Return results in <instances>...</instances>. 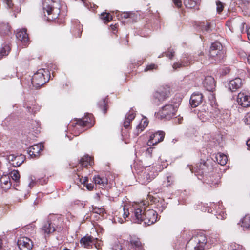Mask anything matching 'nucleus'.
Returning <instances> with one entry per match:
<instances>
[{
	"mask_svg": "<svg viewBox=\"0 0 250 250\" xmlns=\"http://www.w3.org/2000/svg\"><path fill=\"white\" fill-rule=\"evenodd\" d=\"M201 209L203 211H204V212L207 211L208 212H210V210H211V209L210 208H209V207H208L207 206H206L205 205H203V207H201Z\"/></svg>",
	"mask_w": 250,
	"mask_h": 250,
	"instance_id": "obj_55",
	"label": "nucleus"
},
{
	"mask_svg": "<svg viewBox=\"0 0 250 250\" xmlns=\"http://www.w3.org/2000/svg\"><path fill=\"white\" fill-rule=\"evenodd\" d=\"M49 72L47 70L42 69L35 73L31 79V83L36 88L40 87L49 81Z\"/></svg>",
	"mask_w": 250,
	"mask_h": 250,
	"instance_id": "obj_8",
	"label": "nucleus"
},
{
	"mask_svg": "<svg viewBox=\"0 0 250 250\" xmlns=\"http://www.w3.org/2000/svg\"><path fill=\"white\" fill-rule=\"evenodd\" d=\"M17 245L21 250H30L33 246L31 240L27 237L20 238Z\"/></svg>",
	"mask_w": 250,
	"mask_h": 250,
	"instance_id": "obj_14",
	"label": "nucleus"
},
{
	"mask_svg": "<svg viewBox=\"0 0 250 250\" xmlns=\"http://www.w3.org/2000/svg\"><path fill=\"white\" fill-rule=\"evenodd\" d=\"M131 221L135 223L144 222L145 225L150 226L154 224L158 220V213L153 209L143 210L137 208L134 209L131 216Z\"/></svg>",
	"mask_w": 250,
	"mask_h": 250,
	"instance_id": "obj_1",
	"label": "nucleus"
},
{
	"mask_svg": "<svg viewBox=\"0 0 250 250\" xmlns=\"http://www.w3.org/2000/svg\"><path fill=\"white\" fill-rule=\"evenodd\" d=\"M11 27L8 23L0 22V34L1 35H8L11 32Z\"/></svg>",
	"mask_w": 250,
	"mask_h": 250,
	"instance_id": "obj_26",
	"label": "nucleus"
},
{
	"mask_svg": "<svg viewBox=\"0 0 250 250\" xmlns=\"http://www.w3.org/2000/svg\"><path fill=\"white\" fill-rule=\"evenodd\" d=\"M0 182L3 188H8L10 187L11 183L9 176L2 175L0 179Z\"/></svg>",
	"mask_w": 250,
	"mask_h": 250,
	"instance_id": "obj_29",
	"label": "nucleus"
},
{
	"mask_svg": "<svg viewBox=\"0 0 250 250\" xmlns=\"http://www.w3.org/2000/svg\"><path fill=\"white\" fill-rule=\"evenodd\" d=\"M82 247L89 248L94 244V238L91 236H85L82 237L80 241Z\"/></svg>",
	"mask_w": 250,
	"mask_h": 250,
	"instance_id": "obj_22",
	"label": "nucleus"
},
{
	"mask_svg": "<svg viewBox=\"0 0 250 250\" xmlns=\"http://www.w3.org/2000/svg\"><path fill=\"white\" fill-rule=\"evenodd\" d=\"M209 60L210 63L216 64L221 62L224 58V54L222 49L214 50H209Z\"/></svg>",
	"mask_w": 250,
	"mask_h": 250,
	"instance_id": "obj_10",
	"label": "nucleus"
},
{
	"mask_svg": "<svg viewBox=\"0 0 250 250\" xmlns=\"http://www.w3.org/2000/svg\"><path fill=\"white\" fill-rule=\"evenodd\" d=\"M132 121L130 120L125 118V121L123 123L124 127L126 129H128L130 126V123Z\"/></svg>",
	"mask_w": 250,
	"mask_h": 250,
	"instance_id": "obj_49",
	"label": "nucleus"
},
{
	"mask_svg": "<svg viewBox=\"0 0 250 250\" xmlns=\"http://www.w3.org/2000/svg\"><path fill=\"white\" fill-rule=\"evenodd\" d=\"M97 105L99 108L101 109L104 114H106L107 110V101L106 98L100 100L97 103Z\"/></svg>",
	"mask_w": 250,
	"mask_h": 250,
	"instance_id": "obj_30",
	"label": "nucleus"
},
{
	"mask_svg": "<svg viewBox=\"0 0 250 250\" xmlns=\"http://www.w3.org/2000/svg\"><path fill=\"white\" fill-rule=\"evenodd\" d=\"M180 104V101L172 100L168 104L163 106L157 113L158 118L160 119L169 120L176 115L177 108Z\"/></svg>",
	"mask_w": 250,
	"mask_h": 250,
	"instance_id": "obj_6",
	"label": "nucleus"
},
{
	"mask_svg": "<svg viewBox=\"0 0 250 250\" xmlns=\"http://www.w3.org/2000/svg\"><path fill=\"white\" fill-rule=\"evenodd\" d=\"M191 63V62L188 60V58H184L182 61L174 63L172 65V67L174 69L176 70L177 68L188 66Z\"/></svg>",
	"mask_w": 250,
	"mask_h": 250,
	"instance_id": "obj_27",
	"label": "nucleus"
},
{
	"mask_svg": "<svg viewBox=\"0 0 250 250\" xmlns=\"http://www.w3.org/2000/svg\"><path fill=\"white\" fill-rule=\"evenodd\" d=\"M16 36L17 39L24 45H26L29 42L28 35L25 28L18 30L16 34Z\"/></svg>",
	"mask_w": 250,
	"mask_h": 250,
	"instance_id": "obj_17",
	"label": "nucleus"
},
{
	"mask_svg": "<svg viewBox=\"0 0 250 250\" xmlns=\"http://www.w3.org/2000/svg\"><path fill=\"white\" fill-rule=\"evenodd\" d=\"M231 247L232 248L231 250H245V248L242 246L235 243L232 244Z\"/></svg>",
	"mask_w": 250,
	"mask_h": 250,
	"instance_id": "obj_47",
	"label": "nucleus"
},
{
	"mask_svg": "<svg viewBox=\"0 0 250 250\" xmlns=\"http://www.w3.org/2000/svg\"><path fill=\"white\" fill-rule=\"evenodd\" d=\"M156 175V172H155L154 169L150 168L146 169L141 176V182L143 184H147L153 179Z\"/></svg>",
	"mask_w": 250,
	"mask_h": 250,
	"instance_id": "obj_13",
	"label": "nucleus"
},
{
	"mask_svg": "<svg viewBox=\"0 0 250 250\" xmlns=\"http://www.w3.org/2000/svg\"><path fill=\"white\" fill-rule=\"evenodd\" d=\"M25 160V157L24 155L20 154L19 155H17L16 161L11 163V165L15 167H18L21 166Z\"/></svg>",
	"mask_w": 250,
	"mask_h": 250,
	"instance_id": "obj_34",
	"label": "nucleus"
},
{
	"mask_svg": "<svg viewBox=\"0 0 250 250\" xmlns=\"http://www.w3.org/2000/svg\"><path fill=\"white\" fill-rule=\"evenodd\" d=\"M247 34L248 39L250 41V27L247 29Z\"/></svg>",
	"mask_w": 250,
	"mask_h": 250,
	"instance_id": "obj_64",
	"label": "nucleus"
},
{
	"mask_svg": "<svg viewBox=\"0 0 250 250\" xmlns=\"http://www.w3.org/2000/svg\"><path fill=\"white\" fill-rule=\"evenodd\" d=\"M238 224H241L244 230L250 229V215H246Z\"/></svg>",
	"mask_w": 250,
	"mask_h": 250,
	"instance_id": "obj_24",
	"label": "nucleus"
},
{
	"mask_svg": "<svg viewBox=\"0 0 250 250\" xmlns=\"http://www.w3.org/2000/svg\"><path fill=\"white\" fill-rule=\"evenodd\" d=\"M129 246L132 250H145L140 239L135 236H130Z\"/></svg>",
	"mask_w": 250,
	"mask_h": 250,
	"instance_id": "obj_15",
	"label": "nucleus"
},
{
	"mask_svg": "<svg viewBox=\"0 0 250 250\" xmlns=\"http://www.w3.org/2000/svg\"><path fill=\"white\" fill-rule=\"evenodd\" d=\"M211 106L212 107V111H210V113H212L214 117L215 116H217L218 114L220 112V111L217 107V104L215 102V101H214V104H211Z\"/></svg>",
	"mask_w": 250,
	"mask_h": 250,
	"instance_id": "obj_39",
	"label": "nucleus"
},
{
	"mask_svg": "<svg viewBox=\"0 0 250 250\" xmlns=\"http://www.w3.org/2000/svg\"><path fill=\"white\" fill-rule=\"evenodd\" d=\"M216 214L217 218L218 219L223 220L226 218V213L224 211H221L220 212H216Z\"/></svg>",
	"mask_w": 250,
	"mask_h": 250,
	"instance_id": "obj_44",
	"label": "nucleus"
},
{
	"mask_svg": "<svg viewBox=\"0 0 250 250\" xmlns=\"http://www.w3.org/2000/svg\"><path fill=\"white\" fill-rule=\"evenodd\" d=\"M216 160L218 163L222 166L225 165L227 162V157L222 154H219L216 156Z\"/></svg>",
	"mask_w": 250,
	"mask_h": 250,
	"instance_id": "obj_37",
	"label": "nucleus"
},
{
	"mask_svg": "<svg viewBox=\"0 0 250 250\" xmlns=\"http://www.w3.org/2000/svg\"><path fill=\"white\" fill-rule=\"evenodd\" d=\"M157 206V208H159V210L161 212H162L163 210L165 209L166 208V206L165 205V204L164 203H163L161 206L159 207V205H158Z\"/></svg>",
	"mask_w": 250,
	"mask_h": 250,
	"instance_id": "obj_59",
	"label": "nucleus"
},
{
	"mask_svg": "<svg viewBox=\"0 0 250 250\" xmlns=\"http://www.w3.org/2000/svg\"><path fill=\"white\" fill-rule=\"evenodd\" d=\"M148 122L146 120H142L140 123L136 127V132L135 133L136 136H138L140 132H141L145 127L148 125Z\"/></svg>",
	"mask_w": 250,
	"mask_h": 250,
	"instance_id": "obj_32",
	"label": "nucleus"
},
{
	"mask_svg": "<svg viewBox=\"0 0 250 250\" xmlns=\"http://www.w3.org/2000/svg\"><path fill=\"white\" fill-rule=\"evenodd\" d=\"M101 19L105 23L111 21L113 19L112 16L109 13L103 12L100 16Z\"/></svg>",
	"mask_w": 250,
	"mask_h": 250,
	"instance_id": "obj_36",
	"label": "nucleus"
},
{
	"mask_svg": "<svg viewBox=\"0 0 250 250\" xmlns=\"http://www.w3.org/2000/svg\"><path fill=\"white\" fill-rule=\"evenodd\" d=\"M213 242L203 233H200L187 243L186 250H204L206 248H209Z\"/></svg>",
	"mask_w": 250,
	"mask_h": 250,
	"instance_id": "obj_2",
	"label": "nucleus"
},
{
	"mask_svg": "<svg viewBox=\"0 0 250 250\" xmlns=\"http://www.w3.org/2000/svg\"><path fill=\"white\" fill-rule=\"evenodd\" d=\"M165 137V132L162 131H158L150 136V139L147 142L148 146H153L163 141Z\"/></svg>",
	"mask_w": 250,
	"mask_h": 250,
	"instance_id": "obj_12",
	"label": "nucleus"
},
{
	"mask_svg": "<svg viewBox=\"0 0 250 250\" xmlns=\"http://www.w3.org/2000/svg\"><path fill=\"white\" fill-rule=\"evenodd\" d=\"M60 221V219L54 215H50L46 220L43 221L41 230L45 238L49 237L55 231L60 232L62 230Z\"/></svg>",
	"mask_w": 250,
	"mask_h": 250,
	"instance_id": "obj_3",
	"label": "nucleus"
},
{
	"mask_svg": "<svg viewBox=\"0 0 250 250\" xmlns=\"http://www.w3.org/2000/svg\"><path fill=\"white\" fill-rule=\"evenodd\" d=\"M244 120L246 124L250 125V112L246 114Z\"/></svg>",
	"mask_w": 250,
	"mask_h": 250,
	"instance_id": "obj_50",
	"label": "nucleus"
},
{
	"mask_svg": "<svg viewBox=\"0 0 250 250\" xmlns=\"http://www.w3.org/2000/svg\"><path fill=\"white\" fill-rule=\"evenodd\" d=\"M216 5L217 12L219 13H221L223 11L224 8L223 3L219 1H217L216 2Z\"/></svg>",
	"mask_w": 250,
	"mask_h": 250,
	"instance_id": "obj_48",
	"label": "nucleus"
},
{
	"mask_svg": "<svg viewBox=\"0 0 250 250\" xmlns=\"http://www.w3.org/2000/svg\"><path fill=\"white\" fill-rule=\"evenodd\" d=\"M237 102L243 107L250 106V93L247 91H241L237 95Z\"/></svg>",
	"mask_w": 250,
	"mask_h": 250,
	"instance_id": "obj_11",
	"label": "nucleus"
},
{
	"mask_svg": "<svg viewBox=\"0 0 250 250\" xmlns=\"http://www.w3.org/2000/svg\"><path fill=\"white\" fill-rule=\"evenodd\" d=\"M242 86V80L239 78H236L229 81L228 84V89L232 92L236 91L241 88Z\"/></svg>",
	"mask_w": 250,
	"mask_h": 250,
	"instance_id": "obj_21",
	"label": "nucleus"
},
{
	"mask_svg": "<svg viewBox=\"0 0 250 250\" xmlns=\"http://www.w3.org/2000/svg\"><path fill=\"white\" fill-rule=\"evenodd\" d=\"M123 210H124V217L125 219L126 217H128L129 215V211L128 210V209L127 210H125V208H123Z\"/></svg>",
	"mask_w": 250,
	"mask_h": 250,
	"instance_id": "obj_62",
	"label": "nucleus"
},
{
	"mask_svg": "<svg viewBox=\"0 0 250 250\" xmlns=\"http://www.w3.org/2000/svg\"><path fill=\"white\" fill-rule=\"evenodd\" d=\"M16 157H17V156H15L14 154H11L8 156L7 159L9 161L11 162V163L14 162L16 161Z\"/></svg>",
	"mask_w": 250,
	"mask_h": 250,
	"instance_id": "obj_52",
	"label": "nucleus"
},
{
	"mask_svg": "<svg viewBox=\"0 0 250 250\" xmlns=\"http://www.w3.org/2000/svg\"><path fill=\"white\" fill-rule=\"evenodd\" d=\"M197 27L199 28V30L202 32H209L211 31L210 23L208 21L199 22Z\"/></svg>",
	"mask_w": 250,
	"mask_h": 250,
	"instance_id": "obj_28",
	"label": "nucleus"
},
{
	"mask_svg": "<svg viewBox=\"0 0 250 250\" xmlns=\"http://www.w3.org/2000/svg\"><path fill=\"white\" fill-rule=\"evenodd\" d=\"M158 66L154 63H151L147 65L144 69V71L147 72L148 71H152L154 69H157Z\"/></svg>",
	"mask_w": 250,
	"mask_h": 250,
	"instance_id": "obj_43",
	"label": "nucleus"
},
{
	"mask_svg": "<svg viewBox=\"0 0 250 250\" xmlns=\"http://www.w3.org/2000/svg\"><path fill=\"white\" fill-rule=\"evenodd\" d=\"M10 176L12 179L15 182L18 183L19 182L20 175L18 170H13L10 173Z\"/></svg>",
	"mask_w": 250,
	"mask_h": 250,
	"instance_id": "obj_38",
	"label": "nucleus"
},
{
	"mask_svg": "<svg viewBox=\"0 0 250 250\" xmlns=\"http://www.w3.org/2000/svg\"><path fill=\"white\" fill-rule=\"evenodd\" d=\"M112 250H122V247L120 245L115 244L112 247Z\"/></svg>",
	"mask_w": 250,
	"mask_h": 250,
	"instance_id": "obj_57",
	"label": "nucleus"
},
{
	"mask_svg": "<svg viewBox=\"0 0 250 250\" xmlns=\"http://www.w3.org/2000/svg\"><path fill=\"white\" fill-rule=\"evenodd\" d=\"M92 211L94 213L101 214H104V213L105 211V210L104 208H99L92 206Z\"/></svg>",
	"mask_w": 250,
	"mask_h": 250,
	"instance_id": "obj_42",
	"label": "nucleus"
},
{
	"mask_svg": "<svg viewBox=\"0 0 250 250\" xmlns=\"http://www.w3.org/2000/svg\"><path fill=\"white\" fill-rule=\"evenodd\" d=\"M3 1L6 3L9 8H11L12 7L13 4L11 0H3Z\"/></svg>",
	"mask_w": 250,
	"mask_h": 250,
	"instance_id": "obj_56",
	"label": "nucleus"
},
{
	"mask_svg": "<svg viewBox=\"0 0 250 250\" xmlns=\"http://www.w3.org/2000/svg\"><path fill=\"white\" fill-rule=\"evenodd\" d=\"M75 122H71L69 126L73 127V131L76 136L78 135L83 131L85 127H91L94 125L93 116L92 114H86L84 117L76 119Z\"/></svg>",
	"mask_w": 250,
	"mask_h": 250,
	"instance_id": "obj_5",
	"label": "nucleus"
},
{
	"mask_svg": "<svg viewBox=\"0 0 250 250\" xmlns=\"http://www.w3.org/2000/svg\"><path fill=\"white\" fill-rule=\"evenodd\" d=\"M222 49L223 46L221 43L218 42H215L212 43L210 47V49H212L214 50H219V51H220V49Z\"/></svg>",
	"mask_w": 250,
	"mask_h": 250,
	"instance_id": "obj_40",
	"label": "nucleus"
},
{
	"mask_svg": "<svg viewBox=\"0 0 250 250\" xmlns=\"http://www.w3.org/2000/svg\"><path fill=\"white\" fill-rule=\"evenodd\" d=\"M47 179H48L47 178H41V179H38L37 182H39L41 185H44V184H45L47 183V181H48Z\"/></svg>",
	"mask_w": 250,
	"mask_h": 250,
	"instance_id": "obj_53",
	"label": "nucleus"
},
{
	"mask_svg": "<svg viewBox=\"0 0 250 250\" xmlns=\"http://www.w3.org/2000/svg\"><path fill=\"white\" fill-rule=\"evenodd\" d=\"M199 0H184V4L187 8H194L197 5L199 4Z\"/></svg>",
	"mask_w": 250,
	"mask_h": 250,
	"instance_id": "obj_35",
	"label": "nucleus"
},
{
	"mask_svg": "<svg viewBox=\"0 0 250 250\" xmlns=\"http://www.w3.org/2000/svg\"><path fill=\"white\" fill-rule=\"evenodd\" d=\"M11 48L8 44H4L0 49V59L8 55Z\"/></svg>",
	"mask_w": 250,
	"mask_h": 250,
	"instance_id": "obj_33",
	"label": "nucleus"
},
{
	"mask_svg": "<svg viewBox=\"0 0 250 250\" xmlns=\"http://www.w3.org/2000/svg\"><path fill=\"white\" fill-rule=\"evenodd\" d=\"M175 52L173 49L169 48L166 52L163 53L162 56H166L168 57L170 59H172L174 56Z\"/></svg>",
	"mask_w": 250,
	"mask_h": 250,
	"instance_id": "obj_41",
	"label": "nucleus"
},
{
	"mask_svg": "<svg viewBox=\"0 0 250 250\" xmlns=\"http://www.w3.org/2000/svg\"><path fill=\"white\" fill-rule=\"evenodd\" d=\"M134 13L132 12H124L121 14V17L125 19L132 18Z\"/></svg>",
	"mask_w": 250,
	"mask_h": 250,
	"instance_id": "obj_45",
	"label": "nucleus"
},
{
	"mask_svg": "<svg viewBox=\"0 0 250 250\" xmlns=\"http://www.w3.org/2000/svg\"><path fill=\"white\" fill-rule=\"evenodd\" d=\"M86 188L89 190H92L94 188V185L92 184H87L86 185Z\"/></svg>",
	"mask_w": 250,
	"mask_h": 250,
	"instance_id": "obj_60",
	"label": "nucleus"
},
{
	"mask_svg": "<svg viewBox=\"0 0 250 250\" xmlns=\"http://www.w3.org/2000/svg\"><path fill=\"white\" fill-rule=\"evenodd\" d=\"M93 180L96 185H98L101 188H104L108 184V180L105 178H102L99 175L95 176Z\"/></svg>",
	"mask_w": 250,
	"mask_h": 250,
	"instance_id": "obj_25",
	"label": "nucleus"
},
{
	"mask_svg": "<svg viewBox=\"0 0 250 250\" xmlns=\"http://www.w3.org/2000/svg\"><path fill=\"white\" fill-rule=\"evenodd\" d=\"M33 178L34 177H33L32 176H30L29 177V179L30 180V182L29 184V187L30 188H32V187H33L35 186V184H36V181H35V179Z\"/></svg>",
	"mask_w": 250,
	"mask_h": 250,
	"instance_id": "obj_51",
	"label": "nucleus"
},
{
	"mask_svg": "<svg viewBox=\"0 0 250 250\" xmlns=\"http://www.w3.org/2000/svg\"><path fill=\"white\" fill-rule=\"evenodd\" d=\"M231 21L230 20H228L226 21V25L229 27L230 30H231L232 29V27L231 25Z\"/></svg>",
	"mask_w": 250,
	"mask_h": 250,
	"instance_id": "obj_58",
	"label": "nucleus"
},
{
	"mask_svg": "<svg viewBox=\"0 0 250 250\" xmlns=\"http://www.w3.org/2000/svg\"><path fill=\"white\" fill-rule=\"evenodd\" d=\"M217 174L211 175L207 176V175L203 176V183L209 185L211 188H216L219 183V179L218 178Z\"/></svg>",
	"mask_w": 250,
	"mask_h": 250,
	"instance_id": "obj_16",
	"label": "nucleus"
},
{
	"mask_svg": "<svg viewBox=\"0 0 250 250\" xmlns=\"http://www.w3.org/2000/svg\"><path fill=\"white\" fill-rule=\"evenodd\" d=\"M83 32V25L80 22L75 21L72 28V33L75 38L80 37Z\"/></svg>",
	"mask_w": 250,
	"mask_h": 250,
	"instance_id": "obj_23",
	"label": "nucleus"
},
{
	"mask_svg": "<svg viewBox=\"0 0 250 250\" xmlns=\"http://www.w3.org/2000/svg\"><path fill=\"white\" fill-rule=\"evenodd\" d=\"M172 182H173L172 177L171 176H168L167 177V185L170 186L172 183Z\"/></svg>",
	"mask_w": 250,
	"mask_h": 250,
	"instance_id": "obj_61",
	"label": "nucleus"
},
{
	"mask_svg": "<svg viewBox=\"0 0 250 250\" xmlns=\"http://www.w3.org/2000/svg\"><path fill=\"white\" fill-rule=\"evenodd\" d=\"M212 169V167L204 160H201V162L198 163L195 167H192L191 171L194 173L199 179H201L200 177H203L207 175Z\"/></svg>",
	"mask_w": 250,
	"mask_h": 250,
	"instance_id": "obj_9",
	"label": "nucleus"
},
{
	"mask_svg": "<svg viewBox=\"0 0 250 250\" xmlns=\"http://www.w3.org/2000/svg\"><path fill=\"white\" fill-rule=\"evenodd\" d=\"M170 93V87L167 85L159 87L152 94L151 100L153 103L159 105L169 97Z\"/></svg>",
	"mask_w": 250,
	"mask_h": 250,
	"instance_id": "obj_7",
	"label": "nucleus"
},
{
	"mask_svg": "<svg viewBox=\"0 0 250 250\" xmlns=\"http://www.w3.org/2000/svg\"><path fill=\"white\" fill-rule=\"evenodd\" d=\"M135 114L133 112V111L130 110L129 112H128L125 118L128 120H131V121L135 118Z\"/></svg>",
	"mask_w": 250,
	"mask_h": 250,
	"instance_id": "obj_46",
	"label": "nucleus"
},
{
	"mask_svg": "<svg viewBox=\"0 0 250 250\" xmlns=\"http://www.w3.org/2000/svg\"><path fill=\"white\" fill-rule=\"evenodd\" d=\"M203 96L202 93L197 92L193 93L190 99V104L192 107H196L203 101Z\"/></svg>",
	"mask_w": 250,
	"mask_h": 250,
	"instance_id": "obj_18",
	"label": "nucleus"
},
{
	"mask_svg": "<svg viewBox=\"0 0 250 250\" xmlns=\"http://www.w3.org/2000/svg\"><path fill=\"white\" fill-rule=\"evenodd\" d=\"M43 146L41 144H37L30 147L28 151V153L32 158H38L42 150Z\"/></svg>",
	"mask_w": 250,
	"mask_h": 250,
	"instance_id": "obj_19",
	"label": "nucleus"
},
{
	"mask_svg": "<svg viewBox=\"0 0 250 250\" xmlns=\"http://www.w3.org/2000/svg\"><path fill=\"white\" fill-rule=\"evenodd\" d=\"M174 4L178 8L182 6V1L181 0H172Z\"/></svg>",
	"mask_w": 250,
	"mask_h": 250,
	"instance_id": "obj_54",
	"label": "nucleus"
},
{
	"mask_svg": "<svg viewBox=\"0 0 250 250\" xmlns=\"http://www.w3.org/2000/svg\"><path fill=\"white\" fill-rule=\"evenodd\" d=\"M43 8L47 13L48 21L56 19L60 13V4L59 0H43Z\"/></svg>",
	"mask_w": 250,
	"mask_h": 250,
	"instance_id": "obj_4",
	"label": "nucleus"
},
{
	"mask_svg": "<svg viewBox=\"0 0 250 250\" xmlns=\"http://www.w3.org/2000/svg\"><path fill=\"white\" fill-rule=\"evenodd\" d=\"M88 181V178L86 176H84L83 177V179L81 180V184H84L86 182Z\"/></svg>",
	"mask_w": 250,
	"mask_h": 250,
	"instance_id": "obj_63",
	"label": "nucleus"
},
{
	"mask_svg": "<svg viewBox=\"0 0 250 250\" xmlns=\"http://www.w3.org/2000/svg\"><path fill=\"white\" fill-rule=\"evenodd\" d=\"M92 163L93 162L91 160V158L88 155H84L79 161V164L83 167H86L88 165H91Z\"/></svg>",
	"mask_w": 250,
	"mask_h": 250,
	"instance_id": "obj_31",
	"label": "nucleus"
},
{
	"mask_svg": "<svg viewBox=\"0 0 250 250\" xmlns=\"http://www.w3.org/2000/svg\"><path fill=\"white\" fill-rule=\"evenodd\" d=\"M204 87L208 91H212L215 87L214 79L211 76H206L203 82Z\"/></svg>",
	"mask_w": 250,
	"mask_h": 250,
	"instance_id": "obj_20",
	"label": "nucleus"
}]
</instances>
